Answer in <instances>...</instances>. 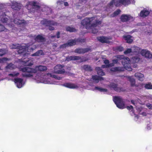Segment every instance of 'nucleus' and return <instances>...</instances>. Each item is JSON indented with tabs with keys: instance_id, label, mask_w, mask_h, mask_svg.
I'll return each instance as SVG.
<instances>
[{
	"instance_id": "f257e3e1",
	"label": "nucleus",
	"mask_w": 152,
	"mask_h": 152,
	"mask_svg": "<svg viewBox=\"0 0 152 152\" xmlns=\"http://www.w3.org/2000/svg\"><path fill=\"white\" fill-rule=\"evenodd\" d=\"M47 69L45 66H36L35 69L28 67H25L22 69L24 73L23 74V77H29L34 80L38 83H42L45 84H59L58 82L55 81L53 78L60 80L62 77L53 75V77L50 73L46 75H41L37 73V71H44Z\"/></svg>"
},
{
	"instance_id": "f03ea898",
	"label": "nucleus",
	"mask_w": 152,
	"mask_h": 152,
	"mask_svg": "<svg viewBox=\"0 0 152 152\" xmlns=\"http://www.w3.org/2000/svg\"><path fill=\"white\" fill-rule=\"evenodd\" d=\"M100 18L97 17L91 18H86L82 20V25L87 29L91 30V32L94 34L97 32V29L94 28L101 24V22Z\"/></svg>"
},
{
	"instance_id": "7ed1b4c3",
	"label": "nucleus",
	"mask_w": 152,
	"mask_h": 152,
	"mask_svg": "<svg viewBox=\"0 0 152 152\" xmlns=\"http://www.w3.org/2000/svg\"><path fill=\"white\" fill-rule=\"evenodd\" d=\"M117 58L115 59L114 58L113 60V62L114 64L117 63L118 61L120 60H122L121 62L123 65L124 68H121L120 67H115L112 68L111 69V71L113 72L121 71H124V69L131 71L132 70V68L130 66V64L129 61V59L127 57H125L123 56H118L117 57Z\"/></svg>"
},
{
	"instance_id": "20e7f679",
	"label": "nucleus",
	"mask_w": 152,
	"mask_h": 152,
	"mask_svg": "<svg viewBox=\"0 0 152 152\" xmlns=\"http://www.w3.org/2000/svg\"><path fill=\"white\" fill-rule=\"evenodd\" d=\"M10 47L11 49H18L19 50L18 52L19 54H22L24 56H27L30 54L29 52L32 51L36 48V46L33 45H29L28 44L23 45L21 46L18 45H10Z\"/></svg>"
},
{
	"instance_id": "39448f33",
	"label": "nucleus",
	"mask_w": 152,
	"mask_h": 152,
	"mask_svg": "<svg viewBox=\"0 0 152 152\" xmlns=\"http://www.w3.org/2000/svg\"><path fill=\"white\" fill-rule=\"evenodd\" d=\"M131 2L129 0H112L110 4V5L114 4L116 6H119L127 5Z\"/></svg>"
},
{
	"instance_id": "423d86ee",
	"label": "nucleus",
	"mask_w": 152,
	"mask_h": 152,
	"mask_svg": "<svg viewBox=\"0 0 152 152\" xmlns=\"http://www.w3.org/2000/svg\"><path fill=\"white\" fill-rule=\"evenodd\" d=\"M27 8L29 11L32 12L39 10L41 8L38 4L34 1L30 2L27 5Z\"/></svg>"
},
{
	"instance_id": "0eeeda50",
	"label": "nucleus",
	"mask_w": 152,
	"mask_h": 152,
	"mask_svg": "<svg viewBox=\"0 0 152 152\" xmlns=\"http://www.w3.org/2000/svg\"><path fill=\"white\" fill-rule=\"evenodd\" d=\"M132 50L133 52L136 53V54L138 55V57H134L131 59V61L132 62H137L140 59L139 57L140 54H141V51L142 50L139 48L137 47H134L132 48Z\"/></svg>"
},
{
	"instance_id": "6e6552de",
	"label": "nucleus",
	"mask_w": 152,
	"mask_h": 152,
	"mask_svg": "<svg viewBox=\"0 0 152 152\" xmlns=\"http://www.w3.org/2000/svg\"><path fill=\"white\" fill-rule=\"evenodd\" d=\"M113 100L118 108L124 109L125 108L124 103L121 97H115L113 98Z\"/></svg>"
},
{
	"instance_id": "1a4fd4ad",
	"label": "nucleus",
	"mask_w": 152,
	"mask_h": 152,
	"mask_svg": "<svg viewBox=\"0 0 152 152\" xmlns=\"http://www.w3.org/2000/svg\"><path fill=\"white\" fill-rule=\"evenodd\" d=\"M41 24L43 25H45L46 26H49V28L50 30L52 31L54 29L53 27H52L51 26L57 25V23L54 22L53 21H48L46 19H44L42 20L41 22Z\"/></svg>"
},
{
	"instance_id": "9d476101",
	"label": "nucleus",
	"mask_w": 152,
	"mask_h": 152,
	"mask_svg": "<svg viewBox=\"0 0 152 152\" xmlns=\"http://www.w3.org/2000/svg\"><path fill=\"white\" fill-rule=\"evenodd\" d=\"M121 20L123 22L127 21H133L134 18L129 15L123 14L120 17Z\"/></svg>"
},
{
	"instance_id": "9b49d317",
	"label": "nucleus",
	"mask_w": 152,
	"mask_h": 152,
	"mask_svg": "<svg viewBox=\"0 0 152 152\" xmlns=\"http://www.w3.org/2000/svg\"><path fill=\"white\" fill-rule=\"evenodd\" d=\"M62 85L66 88L72 89H77L79 88L78 85L77 84L70 83H65L62 84Z\"/></svg>"
},
{
	"instance_id": "f8f14e48",
	"label": "nucleus",
	"mask_w": 152,
	"mask_h": 152,
	"mask_svg": "<svg viewBox=\"0 0 152 152\" xmlns=\"http://www.w3.org/2000/svg\"><path fill=\"white\" fill-rule=\"evenodd\" d=\"M14 82L17 87L20 88L22 87L25 84L24 82L23 81V79L17 78L15 79Z\"/></svg>"
},
{
	"instance_id": "ddd939ff",
	"label": "nucleus",
	"mask_w": 152,
	"mask_h": 152,
	"mask_svg": "<svg viewBox=\"0 0 152 152\" xmlns=\"http://www.w3.org/2000/svg\"><path fill=\"white\" fill-rule=\"evenodd\" d=\"M63 66L61 65H58L54 68V72L56 73L62 74L64 72V70L62 69Z\"/></svg>"
},
{
	"instance_id": "4468645a",
	"label": "nucleus",
	"mask_w": 152,
	"mask_h": 152,
	"mask_svg": "<svg viewBox=\"0 0 152 152\" xmlns=\"http://www.w3.org/2000/svg\"><path fill=\"white\" fill-rule=\"evenodd\" d=\"M141 54L146 58H151L152 57V54L147 50L142 49L141 51Z\"/></svg>"
},
{
	"instance_id": "2eb2a0df",
	"label": "nucleus",
	"mask_w": 152,
	"mask_h": 152,
	"mask_svg": "<svg viewBox=\"0 0 152 152\" xmlns=\"http://www.w3.org/2000/svg\"><path fill=\"white\" fill-rule=\"evenodd\" d=\"M8 16H7L3 11L0 12V20L3 23H7L8 19Z\"/></svg>"
},
{
	"instance_id": "dca6fc26",
	"label": "nucleus",
	"mask_w": 152,
	"mask_h": 152,
	"mask_svg": "<svg viewBox=\"0 0 152 152\" xmlns=\"http://www.w3.org/2000/svg\"><path fill=\"white\" fill-rule=\"evenodd\" d=\"M150 11V10L149 9L144 8L141 11L140 13V15L142 17H145L149 15Z\"/></svg>"
},
{
	"instance_id": "f3484780",
	"label": "nucleus",
	"mask_w": 152,
	"mask_h": 152,
	"mask_svg": "<svg viewBox=\"0 0 152 152\" xmlns=\"http://www.w3.org/2000/svg\"><path fill=\"white\" fill-rule=\"evenodd\" d=\"M22 64L25 66H31L33 64L32 61L28 58H24L22 61Z\"/></svg>"
},
{
	"instance_id": "a211bd4d",
	"label": "nucleus",
	"mask_w": 152,
	"mask_h": 152,
	"mask_svg": "<svg viewBox=\"0 0 152 152\" xmlns=\"http://www.w3.org/2000/svg\"><path fill=\"white\" fill-rule=\"evenodd\" d=\"M77 44L76 40H70L67 43L64 44L60 46L61 48H64L66 47V46H72Z\"/></svg>"
},
{
	"instance_id": "6ab92c4d",
	"label": "nucleus",
	"mask_w": 152,
	"mask_h": 152,
	"mask_svg": "<svg viewBox=\"0 0 152 152\" xmlns=\"http://www.w3.org/2000/svg\"><path fill=\"white\" fill-rule=\"evenodd\" d=\"M107 87L111 89H113L118 92H120L121 91V89L118 87L117 85L114 83L111 84L110 86H108Z\"/></svg>"
},
{
	"instance_id": "aec40b11",
	"label": "nucleus",
	"mask_w": 152,
	"mask_h": 152,
	"mask_svg": "<svg viewBox=\"0 0 152 152\" xmlns=\"http://www.w3.org/2000/svg\"><path fill=\"white\" fill-rule=\"evenodd\" d=\"M98 40L102 43H109V40L111 39L110 38H108L104 37H101L97 38Z\"/></svg>"
},
{
	"instance_id": "412c9836",
	"label": "nucleus",
	"mask_w": 152,
	"mask_h": 152,
	"mask_svg": "<svg viewBox=\"0 0 152 152\" xmlns=\"http://www.w3.org/2000/svg\"><path fill=\"white\" fill-rule=\"evenodd\" d=\"M21 7V4L16 2H14L12 3V8L15 10H18Z\"/></svg>"
},
{
	"instance_id": "4be33fe9",
	"label": "nucleus",
	"mask_w": 152,
	"mask_h": 152,
	"mask_svg": "<svg viewBox=\"0 0 152 152\" xmlns=\"http://www.w3.org/2000/svg\"><path fill=\"white\" fill-rule=\"evenodd\" d=\"M140 100L139 99H138L137 100L134 101L133 100H131V102L132 104H133L134 105L136 106V110H137L138 112H141V110H142V108L138 107H137L136 105V104H140Z\"/></svg>"
},
{
	"instance_id": "5701e85b",
	"label": "nucleus",
	"mask_w": 152,
	"mask_h": 152,
	"mask_svg": "<svg viewBox=\"0 0 152 152\" xmlns=\"http://www.w3.org/2000/svg\"><path fill=\"white\" fill-rule=\"evenodd\" d=\"M124 39L126 41V42L128 43H131L133 41V39L132 37L130 35H124L123 37Z\"/></svg>"
},
{
	"instance_id": "b1692460",
	"label": "nucleus",
	"mask_w": 152,
	"mask_h": 152,
	"mask_svg": "<svg viewBox=\"0 0 152 152\" xmlns=\"http://www.w3.org/2000/svg\"><path fill=\"white\" fill-rule=\"evenodd\" d=\"M16 67V66L15 65L12 64H10L6 66V70L7 71L10 72L11 70H13Z\"/></svg>"
},
{
	"instance_id": "393cba45",
	"label": "nucleus",
	"mask_w": 152,
	"mask_h": 152,
	"mask_svg": "<svg viewBox=\"0 0 152 152\" xmlns=\"http://www.w3.org/2000/svg\"><path fill=\"white\" fill-rule=\"evenodd\" d=\"M92 89L94 91L98 90L104 93H106L107 92V89L98 87H95L94 88Z\"/></svg>"
},
{
	"instance_id": "a878e982",
	"label": "nucleus",
	"mask_w": 152,
	"mask_h": 152,
	"mask_svg": "<svg viewBox=\"0 0 152 152\" xmlns=\"http://www.w3.org/2000/svg\"><path fill=\"white\" fill-rule=\"evenodd\" d=\"M136 77L137 78L140 80L142 81L144 80V76L142 74L140 73H136L135 74Z\"/></svg>"
},
{
	"instance_id": "bb28decb",
	"label": "nucleus",
	"mask_w": 152,
	"mask_h": 152,
	"mask_svg": "<svg viewBox=\"0 0 152 152\" xmlns=\"http://www.w3.org/2000/svg\"><path fill=\"white\" fill-rule=\"evenodd\" d=\"M92 78L94 82L95 83H98L99 80H101L103 79L102 77L97 76H93Z\"/></svg>"
},
{
	"instance_id": "cd10ccee",
	"label": "nucleus",
	"mask_w": 152,
	"mask_h": 152,
	"mask_svg": "<svg viewBox=\"0 0 152 152\" xmlns=\"http://www.w3.org/2000/svg\"><path fill=\"white\" fill-rule=\"evenodd\" d=\"M34 39L35 41L38 42H43L45 41V39L43 37L39 35H38L34 38Z\"/></svg>"
},
{
	"instance_id": "c85d7f7f",
	"label": "nucleus",
	"mask_w": 152,
	"mask_h": 152,
	"mask_svg": "<svg viewBox=\"0 0 152 152\" xmlns=\"http://www.w3.org/2000/svg\"><path fill=\"white\" fill-rule=\"evenodd\" d=\"M80 59V57L76 56H71L67 58L66 60L68 61L72 60H77Z\"/></svg>"
},
{
	"instance_id": "c756f323",
	"label": "nucleus",
	"mask_w": 152,
	"mask_h": 152,
	"mask_svg": "<svg viewBox=\"0 0 152 152\" xmlns=\"http://www.w3.org/2000/svg\"><path fill=\"white\" fill-rule=\"evenodd\" d=\"M88 49L85 50H83L82 49H78L75 50V52L79 53H85L88 51Z\"/></svg>"
},
{
	"instance_id": "7c9ffc66",
	"label": "nucleus",
	"mask_w": 152,
	"mask_h": 152,
	"mask_svg": "<svg viewBox=\"0 0 152 152\" xmlns=\"http://www.w3.org/2000/svg\"><path fill=\"white\" fill-rule=\"evenodd\" d=\"M13 21L14 23L17 24H21L24 22V20H20L17 18L15 19Z\"/></svg>"
},
{
	"instance_id": "2f4dec72",
	"label": "nucleus",
	"mask_w": 152,
	"mask_h": 152,
	"mask_svg": "<svg viewBox=\"0 0 152 152\" xmlns=\"http://www.w3.org/2000/svg\"><path fill=\"white\" fill-rule=\"evenodd\" d=\"M104 62L105 64H109V61L108 60H106L104 61ZM113 64H110L108 65H102V68H104L105 67H109L110 66H113Z\"/></svg>"
},
{
	"instance_id": "473e14b6",
	"label": "nucleus",
	"mask_w": 152,
	"mask_h": 152,
	"mask_svg": "<svg viewBox=\"0 0 152 152\" xmlns=\"http://www.w3.org/2000/svg\"><path fill=\"white\" fill-rule=\"evenodd\" d=\"M96 70L97 74L99 75L103 76L104 75V73L103 72L102 70L99 67L96 68Z\"/></svg>"
},
{
	"instance_id": "72a5a7b5",
	"label": "nucleus",
	"mask_w": 152,
	"mask_h": 152,
	"mask_svg": "<svg viewBox=\"0 0 152 152\" xmlns=\"http://www.w3.org/2000/svg\"><path fill=\"white\" fill-rule=\"evenodd\" d=\"M126 108L128 110H131V111H132V113H133L134 114V117H135V120H136V119H137L138 118V116L136 114H134V112L133 111V107L131 105H130V106H128L126 107Z\"/></svg>"
},
{
	"instance_id": "f704fd0d",
	"label": "nucleus",
	"mask_w": 152,
	"mask_h": 152,
	"mask_svg": "<svg viewBox=\"0 0 152 152\" xmlns=\"http://www.w3.org/2000/svg\"><path fill=\"white\" fill-rule=\"evenodd\" d=\"M19 75V73L16 72H12L11 73L9 74L8 75L10 77H14L17 76Z\"/></svg>"
},
{
	"instance_id": "c9c22d12",
	"label": "nucleus",
	"mask_w": 152,
	"mask_h": 152,
	"mask_svg": "<svg viewBox=\"0 0 152 152\" xmlns=\"http://www.w3.org/2000/svg\"><path fill=\"white\" fill-rule=\"evenodd\" d=\"M42 11L46 12L48 14H49L51 12V10L50 8L48 7L45 6L43 7L42 9Z\"/></svg>"
},
{
	"instance_id": "e433bc0d",
	"label": "nucleus",
	"mask_w": 152,
	"mask_h": 152,
	"mask_svg": "<svg viewBox=\"0 0 152 152\" xmlns=\"http://www.w3.org/2000/svg\"><path fill=\"white\" fill-rule=\"evenodd\" d=\"M44 53L42 50H39L35 53L33 54L31 56H40L42 55H43Z\"/></svg>"
},
{
	"instance_id": "4c0bfd02",
	"label": "nucleus",
	"mask_w": 152,
	"mask_h": 152,
	"mask_svg": "<svg viewBox=\"0 0 152 152\" xmlns=\"http://www.w3.org/2000/svg\"><path fill=\"white\" fill-rule=\"evenodd\" d=\"M128 79L131 83L132 86H134L135 84V80L132 77H129Z\"/></svg>"
},
{
	"instance_id": "58836bf2",
	"label": "nucleus",
	"mask_w": 152,
	"mask_h": 152,
	"mask_svg": "<svg viewBox=\"0 0 152 152\" xmlns=\"http://www.w3.org/2000/svg\"><path fill=\"white\" fill-rule=\"evenodd\" d=\"M9 59L6 58H3L2 59H0V65L9 61Z\"/></svg>"
},
{
	"instance_id": "ea45409f",
	"label": "nucleus",
	"mask_w": 152,
	"mask_h": 152,
	"mask_svg": "<svg viewBox=\"0 0 152 152\" xmlns=\"http://www.w3.org/2000/svg\"><path fill=\"white\" fill-rule=\"evenodd\" d=\"M7 29L5 28V27L1 24H0V32L4 31H7Z\"/></svg>"
},
{
	"instance_id": "a19ab883",
	"label": "nucleus",
	"mask_w": 152,
	"mask_h": 152,
	"mask_svg": "<svg viewBox=\"0 0 152 152\" xmlns=\"http://www.w3.org/2000/svg\"><path fill=\"white\" fill-rule=\"evenodd\" d=\"M120 12L121 11L120 10H118L112 14L111 16L112 17L115 16L120 13Z\"/></svg>"
},
{
	"instance_id": "79ce46f5",
	"label": "nucleus",
	"mask_w": 152,
	"mask_h": 152,
	"mask_svg": "<svg viewBox=\"0 0 152 152\" xmlns=\"http://www.w3.org/2000/svg\"><path fill=\"white\" fill-rule=\"evenodd\" d=\"M66 30L70 32H75V28L70 27H67L66 28Z\"/></svg>"
},
{
	"instance_id": "37998d69",
	"label": "nucleus",
	"mask_w": 152,
	"mask_h": 152,
	"mask_svg": "<svg viewBox=\"0 0 152 152\" xmlns=\"http://www.w3.org/2000/svg\"><path fill=\"white\" fill-rule=\"evenodd\" d=\"M145 87L147 89H152V84L148 83L145 85Z\"/></svg>"
},
{
	"instance_id": "c03bdc74",
	"label": "nucleus",
	"mask_w": 152,
	"mask_h": 152,
	"mask_svg": "<svg viewBox=\"0 0 152 152\" xmlns=\"http://www.w3.org/2000/svg\"><path fill=\"white\" fill-rule=\"evenodd\" d=\"M132 49H128L126 51L124 52V53L125 54L127 55L132 52Z\"/></svg>"
},
{
	"instance_id": "a18cd8bd",
	"label": "nucleus",
	"mask_w": 152,
	"mask_h": 152,
	"mask_svg": "<svg viewBox=\"0 0 152 152\" xmlns=\"http://www.w3.org/2000/svg\"><path fill=\"white\" fill-rule=\"evenodd\" d=\"M6 53V51L5 50H0V56H2Z\"/></svg>"
},
{
	"instance_id": "49530a36",
	"label": "nucleus",
	"mask_w": 152,
	"mask_h": 152,
	"mask_svg": "<svg viewBox=\"0 0 152 152\" xmlns=\"http://www.w3.org/2000/svg\"><path fill=\"white\" fill-rule=\"evenodd\" d=\"M146 106L148 108L152 109V104L150 103H148L146 104Z\"/></svg>"
},
{
	"instance_id": "de8ad7c7",
	"label": "nucleus",
	"mask_w": 152,
	"mask_h": 152,
	"mask_svg": "<svg viewBox=\"0 0 152 152\" xmlns=\"http://www.w3.org/2000/svg\"><path fill=\"white\" fill-rule=\"evenodd\" d=\"M117 49L118 50L120 51H121L123 50V48L122 47H119Z\"/></svg>"
},
{
	"instance_id": "09e8293b",
	"label": "nucleus",
	"mask_w": 152,
	"mask_h": 152,
	"mask_svg": "<svg viewBox=\"0 0 152 152\" xmlns=\"http://www.w3.org/2000/svg\"><path fill=\"white\" fill-rule=\"evenodd\" d=\"M89 68V66L87 65H85L84 66V68L86 70H88Z\"/></svg>"
},
{
	"instance_id": "8fccbe9b",
	"label": "nucleus",
	"mask_w": 152,
	"mask_h": 152,
	"mask_svg": "<svg viewBox=\"0 0 152 152\" xmlns=\"http://www.w3.org/2000/svg\"><path fill=\"white\" fill-rule=\"evenodd\" d=\"M140 114L142 115L143 116H146V113L145 112H141V113H140Z\"/></svg>"
},
{
	"instance_id": "3c124183",
	"label": "nucleus",
	"mask_w": 152,
	"mask_h": 152,
	"mask_svg": "<svg viewBox=\"0 0 152 152\" xmlns=\"http://www.w3.org/2000/svg\"><path fill=\"white\" fill-rule=\"evenodd\" d=\"M64 4L65 6H68V4L67 2H64Z\"/></svg>"
},
{
	"instance_id": "603ef678",
	"label": "nucleus",
	"mask_w": 152,
	"mask_h": 152,
	"mask_svg": "<svg viewBox=\"0 0 152 152\" xmlns=\"http://www.w3.org/2000/svg\"><path fill=\"white\" fill-rule=\"evenodd\" d=\"M59 32H58L57 34V38H59Z\"/></svg>"
},
{
	"instance_id": "864d4df0",
	"label": "nucleus",
	"mask_w": 152,
	"mask_h": 152,
	"mask_svg": "<svg viewBox=\"0 0 152 152\" xmlns=\"http://www.w3.org/2000/svg\"><path fill=\"white\" fill-rule=\"evenodd\" d=\"M149 96L150 97V98L151 99H152V95H150Z\"/></svg>"
},
{
	"instance_id": "5fc2aeb1",
	"label": "nucleus",
	"mask_w": 152,
	"mask_h": 152,
	"mask_svg": "<svg viewBox=\"0 0 152 152\" xmlns=\"http://www.w3.org/2000/svg\"><path fill=\"white\" fill-rule=\"evenodd\" d=\"M8 24H9V26H10L11 27H12V25H10V23H8Z\"/></svg>"
},
{
	"instance_id": "6e6d98bb",
	"label": "nucleus",
	"mask_w": 152,
	"mask_h": 152,
	"mask_svg": "<svg viewBox=\"0 0 152 152\" xmlns=\"http://www.w3.org/2000/svg\"><path fill=\"white\" fill-rule=\"evenodd\" d=\"M151 127H149L148 128H147V129H148L149 130V129H151Z\"/></svg>"
},
{
	"instance_id": "4d7b16f0",
	"label": "nucleus",
	"mask_w": 152,
	"mask_h": 152,
	"mask_svg": "<svg viewBox=\"0 0 152 152\" xmlns=\"http://www.w3.org/2000/svg\"><path fill=\"white\" fill-rule=\"evenodd\" d=\"M23 24V25H22V26H23V25H24L25 24V22H24V23H22V24ZM20 25H21V24Z\"/></svg>"
},
{
	"instance_id": "13d9d810",
	"label": "nucleus",
	"mask_w": 152,
	"mask_h": 152,
	"mask_svg": "<svg viewBox=\"0 0 152 152\" xmlns=\"http://www.w3.org/2000/svg\"><path fill=\"white\" fill-rule=\"evenodd\" d=\"M12 21H13V20H11V22H12Z\"/></svg>"
},
{
	"instance_id": "bf43d9fd",
	"label": "nucleus",
	"mask_w": 152,
	"mask_h": 152,
	"mask_svg": "<svg viewBox=\"0 0 152 152\" xmlns=\"http://www.w3.org/2000/svg\"><path fill=\"white\" fill-rule=\"evenodd\" d=\"M54 37V36H52L51 37L52 38V37Z\"/></svg>"
}]
</instances>
